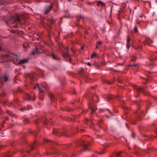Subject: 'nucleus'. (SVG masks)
Segmentation results:
<instances>
[{
  "instance_id": "14",
  "label": "nucleus",
  "mask_w": 157,
  "mask_h": 157,
  "mask_svg": "<svg viewBox=\"0 0 157 157\" xmlns=\"http://www.w3.org/2000/svg\"><path fill=\"white\" fill-rule=\"evenodd\" d=\"M63 47L66 51V52L63 51V56L64 57H66L68 56V47H67L66 48H64L63 46Z\"/></svg>"
},
{
  "instance_id": "61",
  "label": "nucleus",
  "mask_w": 157,
  "mask_h": 157,
  "mask_svg": "<svg viewBox=\"0 0 157 157\" xmlns=\"http://www.w3.org/2000/svg\"><path fill=\"white\" fill-rule=\"evenodd\" d=\"M87 112H86H86L85 113H87Z\"/></svg>"
},
{
  "instance_id": "62",
  "label": "nucleus",
  "mask_w": 157,
  "mask_h": 157,
  "mask_svg": "<svg viewBox=\"0 0 157 157\" xmlns=\"http://www.w3.org/2000/svg\"><path fill=\"white\" fill-rule=\"evenodd\" d=\"M82 48H83V47H82V48H81V49H82Z\"/></svg>"
},
{
  "instance_id": "42",
  "label": "nucleus",
  "mask_w": 157,
  "mask_h": 157,
  "mask_svg": "<svg viewBox=\"0 0 157 157\" xmlns=\"http://www.w3.org/2000/svg\"><path fill=\"white\" fill-rule=\"evenodd\" d=\"M126 46L128 48V43L126 44Z\"/></svg>"
},
{
  "instance_id": "38",
  "label": "nucleus",
  "mask_w": 157,
  "mask_h": 157,
  "mask_svg": "<svg viewBox=\"0 0 157 157\" xmlns=\"http://www.w3.org/2000/svg\"><path fill=\"white\" fill-rule=\"evenodd\" d=\"M26 110V109H25L24 110H23L22 109H20V110H21V111H24V110Z\"/></svg>"
},
{
  "instance_id": "41",
  "label": "nucleus",
  "mask_w": 157,
  "mask_h": 157,
  "mask_svg": "<svg viewBox=\"0 0 157 157\" xmlns=\"http://www.w3.org/2000/svg\"><path fill=\"white\" fill-rule=\"evenodd\" d=\"M146 151L147 153H149V152L147 150H146Z\"/></svg>"
},
{
  "instance_id": "31",
  "label": "nucleus",
  "mask_w": 157,
  "mask_h": 157,
  "mask_svg": "<svg viewBox=\"0 0 157 157\" xmlns=\"http://www.w3.org/2000/svg\"><path fill=\"white\" fill-rule=\"evenodd\" d=\"M87 65H88L89 66H91V63L90 62H89L87 63Z\"/></svg>"
},
{
  "instance_id": "34",
  "label": "nucleus",
  "mask_w": 157,
  "mask_h": 157,
  "mask_svg": "<svg viewBox=\"0 0 157 157\" xmlns=\"http://www.w3.org/2000/svg\"><path fill=\"white\" fill-rule=\"evenodd\" d=\"M107 82L108 84H112V82H109L108 81H107Z\"/></svg>"
},
{
  "instance_id": "27",
  "label": "nucleus",
  "mask_w": 157,
  "mask_h": 157,
  "mask_svg": "<svg viewBox=\"0 0 157 157\" xmlns=\"http://www.w3.org/2000/svg\"><path fill=\"white\" fill-rule=\"evenodd\" d=\"M137 64H134V65H128V67L129 66H137Z\"/></svg>"
},
{
  "instance_id": "56",
  "label": "nucleus",
  "mask_w": 157,
  "mask_h": 157,
  "mask_svg": "<svg viewBox=\"0 0 157 157\" xmlns=\"http://www.w3.org/2000/svg\"><path fill=\"white\" fill-rule=\"evenodd\" d=\"M70 61H71V59H70Z\"/></svg>"
},
{
  "instance_id": "63",
  "label": "nucleus",
  "mask_w": 157,
  "mask_h": 157,
  "mask_svg": "<svg viewBox=\"0 0 157 157\" xmlns=\"http://www.w3.org/2000/svg\"><path fill=\"white\" fill-rule=\"evenodd\" d=\"M128 157H130V156H128Z\"/></svg>"
},
{
  "instance_id": "4",
  "label": "nucleus",
  "mask_w": 157,
  "mask_h": 157,
  "mask_svg": "<svg viewBox=\"0 0 157 157\" xmlns=\"http://www.w3.org/2000/svg\"><path fill=\"white\" fill-rule=\"evenodd\" d=\"M147 87L146 86L142 87L138 86L136 87V90L137 91L138 94L139 93H141L144 95H148V94L146 93H149V92L147 90Z\"/></svg>"
},
{
  "instance_id": "54",
  "label": "nucleus",
  "mask_w": 157,
  "mask_h": 157,
  "mask_svg": "<svg viewBox=\"0 0 157 157\" xmlns=\"http://www.w3.org/2000/svg\"><path fill=\"white\" fill-rule=\"evenodd\" d=\"M135 49H137V48H134Z\"/></svg>"
},
{
  "instance_id": "16",
  "label": "nucleus",
  "mask_w": 157,
  "mask_h": 157,
  "mask_svg": "<svg viewBox=\"0 0 157 157\" xmlns=\"http://www.w3.org/2000/svg\"><path fill=\"white\" fill-rule=\"evenodd\" d=\"M98 6H105V5L104 3L101 1H99L97 4Z\"/></svg>"
},
{
  "instance_id": "8",
  "label": "nucleus",
  "mask_w": 157,
  "mask_h": 157,
  "mask_svg": "<svg viewBox=\"0 0 157 157\" xmlns=\"http://www.w3.org/2000/svg\"><path fill=\"white\" fill-rule=\"evenodd\" d=\"M25 98L26 100L34 101L36 99V97L34 96L33 98L32 97V94L31 95H30L27 94L25 95Z\"/></svg>"
},
{
  "instance_id": "7",
  "label": "nucleus",
  "mask_w": 157,
  "mask_h": 157,
  "mask_svg": "<svg viewBox=\"0 0 157 157\" xmlns=\"http://www.w3.org/2000/svg\"><path fill=\"white\" fill-rule=\"evenodd\" d=\"M8 79V77L6 75H4L2 76L0 78V84H2V82L3 83L4 82H6Z\"/></svg>"
},
{
  "instance_id": "2",
  "label": "nucleus",
  "mask_w": 157,
  "mask_h": 157,
  "mask_svg": "<svg viewBox=\"0 0 157 157\" xmlns=\"http://www.w3.org/2000/svg\"><path fill=\"white\" fill-rule=\"evenodd\" d=\"M21 21L20 16L19 14H16L10 18L6 22L7 24L10 25L14 24V26H12L11 27L17 28V24L20 23Z\"/></svg>"
},
{
  "instance_id": "40",
  "label": "nucleus",
  "mask_w": 157,
  "mask_h": 157,
  "mask_svg": "<svg viewBox=\"0 0 157 157\" xmlns=\"http://www.w3.org/2000/svg\"><path fill=\"white\" fill-rule=\"evenodd\" d=\"M29 121L28 120H27V123H29Z\"/></svg>"
},
{
  "instance_id": "11",
  "label": "nucleus",
  "mask_w": 157,
  "mask_h": 157,
  "mask_svg": "<svg viewBox=\"0 0 157 157\" xmlns=\"http://www.w3.org/2000/svg\"><path fill=\"white\" fill-rule=\"evenodd\" d=\"M157 60V55L155 54H154L152 55L151 59H150V60L152 61L153 60L155 61Z\"/></svg>"
},
{
  "instance_id": "28",
  "label": "nucleus",
  "mask_w": 157,
  "mask_h": 157,
  "mask_svg": "<svg viewBox=\"0 0 157 157\" xmlns=\"http://www.w3.org/2000/svg\"><path fill=\"white\" fill-rule=\"evenodd\" d=\"M132 137L133 138H134L135 137V135L134 133H132L131 135Z\"/></svg>"
},
{
  "instance_id": "58",
  "label": "nucleus",
  "mask_w": 157,
  "mask_h": 157,
  "mask_svg": "<svg viewBox=\"0 0 157 157\" xmlns=\"http://www.w3.org/2000/svg\"><path fill=\"white\" fill-rule=\"evenodd\" d=\"M128 20H129V17H128Z\"/></svg>"
},
{
  "instance_id": "43",
  "label": "nucleus",
  "mask_w": 157,
  "mask_h": 157,
  "mask_svg": "<svg viewBox=\"0 0 157 157\" xmlns=\"http://www.w3.org/2000/svg\"><path fill=\"white\" fill-rule=\"evenodd\" d=\"M129 10H130V13H131V9H129Z\"/></svg>"
},
{
  "instance_id": "57",
  "label": "nucleus",
  "mask_w": 157,
  "mask_h": 157,
  "mask_svg": "<svg viewBox=\"0 0 157 157\" xmlns=\"http://www.w3.org/2000/svg\"><path fill=\"white\" fill-rule=\"evenodd\" d=\"M11 104H12V105L13 106V104H12V103H11Z\"/></svg>"
},
{
  "instance_id": "53",
  "label": "nucleus",
  "mask_w": 157,
  "mask_h": 157,
  "mask_svg": "<svg viewBox=\"0 0 157 157\" xmlns=\"http://www.w3.org/2000/svg\"><path fill=\"white\" fill-rule=\"evenodd\" d=\"M1 146H0V149H1Z\"/></svg>"
},
{
  "instance_id": "24",
  "label": "nucleus",
  "mask_w": 157,
  "mask_h": 157,
  "mask_svg": "<svg viewBox=\"0 0 157 157\" xmlns=\"http://www.w3.org/2000/svg\"><path fill=\"white\" fill-rule=\"evenodd\" d=\"M134 31L135 32H136V33H137L138 32V29H137V28L135 27L134 29Z\"/></svg>"
},
{
  "instance_id": "29",
  "label": "nucleus",
  "mask_w": 157,
  "mask_h": 157,
  "mask_svg": "<svg viewBox=\"0 0 157 157\" xmlns=\"http://www.w3.org/2000/svg\"><path fill=\"white\" fill-rule=\"evenodd\" d=\"M5 93H2V94L0 95V96H2L3 97H4L5 96Z\"/></svg>"
},
{
  "instance_id": "60",
  "label": "nucleus",
  "mask_w": 157,
  "mask_h": 157,
  "mask_svg": "<svg viewBox=\"0 0 157 157\" xmlns=\"http://www.w3.org/2000/svg\"><path fill=\"white\" fill-rule=\"evenodd\" d=\"M102 120L100 121V122H102Z\"/></svg>"
},
{
  "instance_id": "23",
  "label": "nucleus",
  "mask_w": 157,
  "mask_h": 157,
  "mask_svg": "<svg viewBox=\"0 0 157 157\" xmlns=\"http://www.w3.org/2000/svg\"><path fill=\"white\" fill-rule=\"evenodd\" d=\"M35 142H34L33 144L30 145V147L31 148L32 150L33 149L34 147L35 146Z\"/></svg>"
},
{
  "instance_id": "35",
  "label": "nucleus",
  "mask_w": 157,
  "mask_h": 157,
  "mask_svg": "<svg viewBox=\"0 0 157 157\" xmlns=\"http://www.w3.org/2000/svg\"><path fill=\"white\" fill-rule=\"evenodd\" d=\"M8 119H9L8 117H6V118L5 119V121H8Z\"/></svg>"
},
{
  "instance_id": "39",
  "label": "nucleus",
  "mask_w": 157,
  "mask_h": 157,
  "mask_svg": "<svg viewBox=\"0 0 157 157\" xmlns=\"http://www.w3.org/2000/svg\"><path fill=\"white\" fill-rule=\"evenodd\" d=\"M104 153V152H100V153H99V154H100L101 155V154H103Z\"/></svg>"
},
{
  "instance_id": "17",
  "label": "nucleus",
  "mask_w": 157,
  "mask_h": 157,
  "mask_svg": "<svg viewBox=\"0 0 157 157\" xmlns=\"http://www.w3.org/2000/svg\"><path fill=\"white\" fill-rule=\"evenodd\" d=\"M12 155L13 154L12 153L9 152L6 154L5 157H12Z\"/></svg>"
},
{
  "instance_id": "19",
  "label": "nucleus",
  "mask_w": 157,
  "mask_h": 157,
  "mask_svg": "<svg viewBox=\"0 0 157 157\" xmlns=\"http://www.w3.org/2000/svg\"><path fill=\"white\" fill-rule=\"evenodd\" d=\"M121 152L120 151L117 153H116L115 155V156L116 157H119L121 155Z\"/></svg>"
},
{
  "instance_id": "21",
  "label": "nucleus",
  "mask_w": 157,
  "mask_h": 157,
  "mask_svg": "<svg viewBox=\"0 0 157 157\" xmlns=\"http://www.w3.org/2000/svg\"><path fill=\"white\" fill-rule=\"evenodd\" d=\"M97 110V109L96 108H91V113H94Z\"/></svg>"
},
{
  "instance_id": "47",
  "label": "nucleus",
  "mask_w": 157,
  "mask_h": 157,
  "mask_svg": "<svg viewBox=\"0 0 157 157\" xmlns=\"http://www.w3.org/2000/svg\"><path fill=\"white\" fill-rule=\"evenodd\" d=\"M136 103L137 104V105H139V104L138 103H137V101H136Z\"/></svg>"
},
{
  "instance_id": "49",
  "label": "nucleus",
  "mask_w": 157,
  "mask_h": 157,
  "mask_svg": "<svg viewBox=\"0 0 157 157\" xmlns=\"http://www.w3.org/2000/svg\"><path fill=\"white\" fill-rule=\"evenodd\" d=\"M1 46H0V50H1Z\"/></svg>"
},
{
  "instance_id": "20",
  "label": "nucleus",
  "mask_w": 157,
  "mask_h": 157,
  "mask_svg": "<svg viewBox=\"0 0 157 157\" xmlns=\"http://www.w3.org/2000/svg\"><path fill=\"white\" fill-rule=\"evenodd\" d=\"M98 56V54L97 53H93V54L91 56V58L93 59L94 58H95L97 56Z\"/></svg>"
},
{
  "instance_id": "37",
  "label": "nucleus",
  "mask_w": 157,
  "mask_h": 157,
  "mask_svg": "<svg viewBox=\"0 0 157 157\" xmlns=\"http://www.w3.org/2000/svg\"><path fill=\"white\" fill-rule=\"evenodd\" d=\"M5 122V121H4L3 122V124H1V126H2V127H3V124H4V123Z\"/></svg>"
},
{
  "instance_id": "10",
  "label": "nucleus",
  "mask_w": 157,
  "mask_h": 157,
  "mask_svg": "<svg viewBox=\"0 0 157 157\" xmlns=\"http://www.w3.org/2000/svg\"><path fill=\"white\" fill-rule=\"evenodd\" d=\"M81 145L83 147H84L85 149V151H86V148L87 147L89 144H86L84 140L82 142V143L81 144Z\"/></svg>"
},
{
  "instance_id": "48",
  "label": "nucleus",
  "mask_w": 157,
  "mask_h": 157,
  "mask_svg": "<svg viewBox=\"0 0 157 157\" xmlns=\"http://www.w3.org/2000/svg\"><path fill=\"white\" fill-rule=\"evenodd\" d=\"M151 63H150V64H149V65H151Z\"/></svg>"
},
{
  "instance_id": "36",
  "label": "nucleus",
  "mask_w": 157,
  "mask_h": 157,
  "mask_svg": "<svg viewBox=\"0 0 157 157\" xmlns=\"http://www.w3.org/2000/svg\"><path fill=\"white\" fill-rule=\"evenodd\" d=\"M98 45L97 44L95 48L96 49H97L98 48Z\"/></svg>"
},
{
  "instance_id": "44",
  "label": "nucleus",
  "mask_w": 157,
  "mask_h": 157,
  "mask_svg": "<svg viewBox=\"0 0 157 157\" xmlns=\"http://www.w3.org/2000/svg\"><path fill=\"white\" fill-rule=\"evenodd\" d=\"M140 17H143V15H140Z\"/></svg>"
},
{
  "instance_id": "30",
  "label": "nucleus",
  "mask_w": 157,
  "mask_h": 157,
  "mask_svg": "<svg viewBox=\"0 0 157 157\" xmlns=\"http://www.w3.org/2000/svg\"><path fill=\"white\" fill-rule=\"evenodd\" d=\"M102 42H101V41H99L98 42V43H97V44L98 45V44H100V45H101V44H102Z\"/></svg>"
},
{
  "instance_id": "22",
  "label": "nucleus",
  "mask_w": 157,
  "mask_h": 157,
  "mask_svg": "<svg viewBox=\"0 0 157 157\" xmlns=\"http://www.w3.org/2000/svg\"><path fill=\"white\" fill-rule=\"evenodd\" d=\"M51 100H52L54 99L55 97L52 94H51L49 96Z\"/></svg>"
},
{
  "instance_id": "51",
  "label": "nucleus",
  "mask_w": 157,
  "mask_h": 157,
  "mask_svg": "<svg viewBox=\"0 0 157 157\" xmlns=\"http://www.w3.org/2000/svg\"><path fill=\"white\" fill-rule=\"evenodd\" d=\"M68 1H71V0H68Z\"/></svg>"
},
{
  "instance_id": "59",
  "label": "nucleus",
  "mask_w": 157,
  "mask_h": 157,
  "mask_svg": "<svg viewBox=\"0 0 157 157\" xmlns=\"http://www.w3.org/2000/svg\"><path fill=\"white\" fill-rule=\"evenodd\" d=\"M155 150H157V148L155 149Z\"/></svg>"
},
{
  "instance_id": "1",
  "label": "nucleus",
  "mask_w": 157,
  "mask_h": 157,
  "mask_svg": "<svg viewBox=\"0 0 157 157\" xmlns=\"http://www.w3.org/2000/svg\"><path fill=\"white\" fill-rule=\"evenodd\" d=\"M1 58L2 60V62H4L8 61H11L18 62V63L20 64L26 63L28 61V59H27L19 60L18 56L12 53L2 55Z\"/></svg>"
},
{
  "instance_id": "46",
  "label": "nucleus",
  "mask_w": 157,
  "mask_h": 157,
  "mask_svg": "<svg viewBox=\"0 0 157 157\" xmlns=\"http://www.w3.org/2000/svg\"><path fill=\"white\" fill-rule=\"evenodd\" d=\"M140 112L141 113H143V111H141Z\"/></svg>"
},
{
  "instance_id": "26",
  "label": "nucleus",
  "mask_w": 157,
  "mask_h": 157,
  "mask_svg": "<svg viewBox=\"0 0 157 157\" xmlns=\"http://www.w3.org/2000/svg\"><path fill=\"white\" fill-rule=\"evenodd\" d=\"M27 109L28 110H29L30 109H32L31 106L28 105L27 106Z\"/></svg>"
},
{
  "instance_id": "12",
  "label": "nucleus",
  "mask_w": 157,
  "mask_h": 157,
  "mask_svg": "<svg viewBox=\"0 0 157 157\" xmlns=\"http://www.w3.org/2000/svg\"><path fill=\"white\" fill-rule=\"evenodd\" d=\"M23 47L24 49V51H26L28 50L29 48V46L28 45V43H25L23 45Z\"/></svg>"
},
{
  "instance_id": "45",
  "label": "nucleus",
  "mask_w": 157,
  "mask_h": 157,
  "mask_svg": "<svg viewBox=\"0 0 157 157\" xmlns=\"http://www.w3.org/2000/svg\"><path fill=\"white\" fill-rule=\"evenodd\" d=\"M2 129V128L0 127V130H1Z\"/></svg>"
},
{
  "instance_id": "13",
  "label": "nucleus",
  "mask_w": 157,
  "mask_h": 157,
  "mask_svg": "<svg viewBox=\"0 0 157 157\" xmlns=\"http://www.w3.org/2000/svg\"><path fill=\"white\" fill-rule=\"evenodd\" d=\"M41 53V52H39L37 48H36L35 50L32 51V54L33 55H34L36 54H38V53Z\"/></svg>"
},
{
  "instance_id": "25",
  "label": "nucleus",
  "mask_w": 157,
  "mask_h": 157,
  "mask_svg": "<svg viewBox=\"0 0 157 157\" xmlns=\"http://www.w3.org/2000/svg\"><path fill=\"white\" fill-rule=\"evenodd\" d=\"M130 40V38L129 37V36H128V49L129 48V47L130 46L129 43V41Z\"/></svg>"
},
{
  "instance_id": "18",
  "label": "nucleus",
  "mask_w": 157,
  "mask_h": 157,
  "mask_svg": "<svg viewBox=\"0 0 157 157\" xmlns=\"http://www.w3.org/2000/svg\"><path fill=\"white\" fill-rule=\"evenodd\" d=\"M131 60L132 61H134L136 59V58L135 56H132V57L130 56Z\"/></svg>"
},
{
  "instance_id": "15",
  "label": "nucleus",
  "mask_w": 157,
  "mask_h": 157,
  "mask_svg": "<svg viewBox=\"0 0 157 157\" xmlns=\"http://www.w3.org/2000/svg\"><path fill=\"white\" fill-rule=\"evenodd\" d=\"M49 56H51L54 59L57 60L58 59L57 57L52 52L49 55Z\"/></svg>"
},
{
  "instance_id": "32",
  "label": "nucleus",
  "mask_w": 157,
  "mask_h": 157,
  "mask_svg": "<svg viewBox=\"0 0 157 157\" xmlns=\"http://www.w3.org/2000/svg\"><path fill=\"white\" fill-rule=\"evenodd\" d=\"M131 123L133 124H136V123L135 122V121H134V122H133L131 120L130 121Z\"/></svg>"
},
{
  "instance_id": "50",
  "label": "nucleus",
  "mask_w": 157,
  "mask_h": 157,
  "mask_svg": "<svg viewBox=\"0 0 157 157\" xmlns=\"http://www.w3.org/2000/svg\"><path fill=\"white\" fill-rule=\"evenodd\" d=\"M144 140H147L148 139H144Z\"/></svg>"
},
{
  "instance_id": "33",
  "label": "nucleus",
  "mask_w": 157,
  "mask_h": 157,
  "mask_svg": "<svg viewBox=\"0 0 157 157\" xmlns=\"http://www.w3.org/2000/svg\"><path fill=\"white\" fill-rule=\"evenodd\" d=\"M105 116L106 117H107V118H109V117H109V116H108L107 115H106V114H105Z\"/></svg>"
},
{
  "instance_id": "64",
  "label": "nucleus",
  "mask_w": 157,
  "mask_h": 157,
  "mask_svg": "<svg viewBox=\"0 0 157 157\" xmlns=\"http://www.w3.org/2000/svg\"><path fill=\"white\" fill-rule=\"evenodd\" d=\"M111 157H114L111 156Z\"/></svg>"
},
{
  "instance_id": "3",
  "label": "nucleus",
  "mask_w": 157,
  "mask_h": 157,
  "mask_svg": "<svg viewBox=\"0 0 157 157\" xmlns=\"http://www.w3.org/2000/svg\"><path fill=\"white\" fill-rule=\"evenodd\" d=\"M37 86L39 88V89L40 93V98L41 100H43V98L41 96H43L45 94V88L44 86H39L37 84L36 85L34 86L33 87V88L34 89H35Z\"/></svg>"
},
{
  "instance_id": "52",
  "label": "nucleus",
  "mask_w": 157,
  "mask_h": 157,
  "mask_svg": "<svg viewBox=\"0 0 157 157\" xmlns=\"http://www.w3.org/2000/svg\"><path fill=\"white\" fill-rule=\"evenodd\" d=\"M148 150H149V149H150L149 148V147H148Z\"/></svg>"
},
{
  "instance_id": "5",
  "label": "nucleus",
  "mask_w": 157,
  "mask_h": 157,
  "mask_svg": "<svg viewBox=\"0 0 157 157\" xmlns=\"http://www.w3.org/2000/svg\"><path fill=\"white\" fill-rule=\"evenodd\" d=\"M117 98L118 99H119L122 107L123 110L125 111V113L127 114L126 112L125 111L127 109V107L125 105V103L124 101V99L121 98V97H118V96H117Z\"/></svg>"
},
{
  "instance_id": "55",
  "label": "nucleus",
  "mask_w": 157,
  "mask_h": 157,
  "mask_svg": "<svg viewBox=\"0 0 157 157\" xmlns=\"http://www.w3.org/2000/svg\"><path fill=\"white\" fill-rule=\"evenodd\" d=\"M33 95H34L33 97L35 96H35L34 95V94H33ZM33 97V98L34 97Z\"/></svg>"
},
{
  "instance_id": "6",
  "label": "nucleus",
  "mask_w": 157,
  "mask_h": 157,
  "mask_svg": "<svg viewBox=\"0 0 157 157\" xmlns=\"http://www.w3.org/2000/svg\"><path fill=\"white\" fill-rule=\"evenodd\" d=\"M52 5H51L49 6H47L45 7V12L44 13L47 15L49 13L50 10L52 9Z\"/></svg>"
},
{
  "instance_id": "9",
  "label": "nucleus",
  "mask_w": 157,
  "mask_h": 157,
  "mask_svg": "<svg viewBox=\"0 0 157 157\" xmlns=\"http://www.w3.org/2000/svg\"><path fill=\"white\" fill-rule=\"evenodd\" d=\"M28 76L33 81H34L36 80L35 78L36 74L34 73H31L30 74H28Z\"/></svg>"
}]
</instances>
